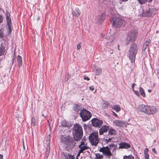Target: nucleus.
<instances>
[{"instance_id":"32","label":"nucleus","mask_w":159,"mask_h":159,"mask_svg":"<svg viewBox=\"0 0 159 159\" xmlns=\"http://www.w3.org/2000/svg\"><path fill=\"white\" fill-rule=\"evenodd\" d=\"M102 72V70L100 67L96 69V75H100Z\"/></svg>"},{"instance_id":"47","label":"nucleus","mask_w":159,"mask_h":159,"mask_svg":"<svg viewBox=\"0 0 159 159\" xmlns=\"http://www.w3.org/2000/svg\"><path fill=\"white\" fill-rule=\"evenodd\" d=\"M83 78L85 80H87L88 81L90 80V79L89 78V77H87L86 76H84Z\"/></svg>"},{"instance_id":"57","label":"nucleus","mask_w":159,"mask_h":159,"mask_svg":"<svg viewBox=\"0 0 159 159\" xmlns=\"http://www.w3.org/2000/svg\"><path fill=\"white\" fill-rule=\"evenodd\" d=\"M120 0L123 2H125L127 1L128 0Z\"/></svg>"},{"instance_id":"62","label":"nucleus","mask_w":159,"mask_h":159,"mask_svg":"<svg viewBox=\"0 0 159 159\" xmlns=\"http://www.w3.org/2000/svg\"><path fill=\"white\" fill-rule=\"evenodd\" d=\"M42 116L43 117H44V115L43 114H42Z\"/></svg>"},{"instance_id":"8","label":"nucleus","mask_w":159,"mask_h":159,"mask_svg":"<svg viewBox=\"0 0 159 159\" xmlns=\"http://www.w3.org/2000/svg\"><path fill=\"white\" fill-rule=\"evenodd\" d=\"M113 124L116 126L119 127H126L128 125V123L123 120H116L113 122Z\"/></svg>"},{"instance_id":"53","label":"nucleus","mask_w":159,"mask_h":159,"mask_svg":"<svg viewBox=\"0 0 159 159\" xmlns=\"http://www.w3.org/2000/svg\"><path fill=\"white\" fill-rule=\"evenodd\" d=\"M15 61V59L14 56H13V57L12 58V60H11V62H12V65L13 64L14 62Z\"/></svg>"},{"instance_id":"22","label":"nucleus","mask_w":159,"mask_h":159,"mask_svg":"<svg viewBox=\"0 0 159 159\" xmlns=\"http://www.w3.org/2000/svg\"><path fill=\"white\" fill-rule=\"evenodd\" d=\"M150 42L151 41L149 39L147 40L143 45L142 50L144 51L148 47Z\"/></svg>"},{"instance_id":"42","label":"nucleus","mask_w":159,"mask_h":159,"mask_svg":"<svg viewBox=\"0 0 159 159\" xmlns=\"http://www.w3.org/2000/svg\"><path fill=\"white\" fill-rule=\"evenodd\" d=\"M3 18L2 16L0 15V24L2 22Z\"/></svg>"},{"instance_id":"63","label":"nucleus","mask_w":159,"mask_h":159,"mask_svg":"<svg viewBox=\"0 0 159 159\" xmlns=\"http://www.w3.org/2000/svg\"><path fill=\"white\" fill-rule=\"evenodd\" d=\"M156 142V140H154L153 141V143H154V142Z\"/></svg>"},{"instance_id":"64","label":"nucleus","mask_w":159,"mask_h":159,"mask_svg":"<svg viewBox=\"0 0 159 159\" xmlns=\"http://www.w3.org/2000/svg\"><path fill=\"white\" fill-rule=\"evenodd\" d=\"M145 159H149V157L147 158H145Z\"/></svg>"},{"instance_id":"5","label":"nucleus","mask_w":159,"mask_h":159,"mask_svg":"<svg viewBox=\"0 0 159 159\" xmlns=\"http://www.w3.org/2000/svg\"><path fill=\"white\" fill-rule=\"evenodd\" d=\"M79 114L83 121H85L89 120L92 116V115L89 111L85 109L81 110Z\"/></svg>"},{"instance_id":"49","label":"nucleus","mask_w":159,"mask_h":159,"mask_svg":"<svg viewBox=\"0 0 159 159\" xmlns=\"http://www.w3.org/2000/svg\"><path fill=\"white\" fill-rule=\"evenodd\" d=\"M89 89L91 91H93L94 90V88L93 86H91L89 87Z\"/></svg>"},{"instance_id":"14","label":"nucleus","mask_w":159,"mask_h":159,"mask_svg":"<svg viewBox=\"0 0 159 159\" xmlns=\"http://www.w3.org/2000/svg\"><path fill=\"white\" fill-rule=\"evenodd\" d=\"M148 114L149 115H152L155 113L157 111V109L156 107L153 106H148Z\"/></svg>"},{"instance_id":"6","label":"nucleus","mask_w":159,"mask_h":159,"mask_svg":"<svg viewBox=\"0 0 159 159\" xmlns=\"http://www.w3.org/2000/svg\"><path fill=\"white\" fill-rule=\"evenodd\" d=\"M99 151L100 152H102V154L106 156V158L110 159L111 156L112 155L109 148L107 146L103 147L101 148Z\"/></svg>"},{"instance_id":"35","label":"nucleus","mask_w":159,"mask_h":159,"mask_svg":"<svg viewBox=\"0 0 159 159\" xmlns=\"http://www.w3.org/2000/svg\"><path fill=\"white\" fill-rule=\"evenodd\" d=\"M134 157L131 155L128 156H125L124 157L123 159H134Z\"/></svg>"},{"instance_id":"31","label":"nucleus","mask_w":159,"mask_h":159,"mask_svg":"<svg viewBox=\"0 0 159 159\" xmlns=\"http://www.w3.org/2000/svg\"><path fill=\"white\" fill-rule=\"evenodd\" d=\"M109 105V103L108 102L104 101L103 103L102 104V107L104 109H106L107 108Z\"/></svg>"},{"instance_id":"41","label":"nucleus","mask_w":159,"mask_h":159,"mask_svg":"<svg viewBox=\"0 0 159 159\" xmlns=\"http://www.w3.org/2000/svg\"><path fill=\"white\" fill-rule=\"evenodd\" d=\"M145 109H144V113H146L147 114H148V105H145Z\"/></svg>"},{"instance_id":"16","label":"nucleus","mask_w":159,"mask_h":159,"mask_svg":"<svg viewBox=\"0 0 159 159\" xmlns=\"http://www.w3.org/2000/svg\"><path fill=\"white\" fill-rule=\"evenodd\" d=\"M70 140H62V142H64L65 143L67 147L71 148L74 145L73 140H72L70 141Z\"/></svg>"},{"instance_id":"48","label":"nucleus","mask_w":159,"mask_h":159,"mask_svg":"<svg viewBox=\"0 0 159 159\" xmlns=\"http://www.w3.org/2000/svg\"><path fill=\"white\" fill-rule=\"evenodd\" d=\"M152 152H153L154 153L156 154H157V152L156 151L155 149V148H153L152 149Z\"/></svg>"},{"instance_id":"3","label":"nucleus","mask_w":159,"mask_h":159,"mask_svg":"<svg viewBox=\"0 0 159 159\" xmlns=\"http://www.w3.org/2000/svg\"><path fill=\"white\" fill-rule=\"evenodd\" d=\"M111 22L114 26L117 28L124 26L125 24V21L120 16L117 17L116 16L112 17L111 20Z\"/></svg>"},{"instance_id":"55","label":"nucleus","mask_w":159,"mask_h":159,"mask_svg":"<svg viewBox=\"0 0 159 159\" xmlns=\"http://www.w3.org/2000/svg\"><path fill=\"white\" fill-rule=\"evenodd\" d=\"M3 156L2 155L0 154V159H3Z\"/></svg>"},{"instance_id":"15","label":"nucleus","mask_w":159,"mask_h":159,"mask_svg":"<svg viewBox=\"0 0 159 159\" xmlns=\"http://www.w3.org/2000/svg\"><path fill=\"white\" fill-rule=\"evenodd\" d=\"M89 139H99L98 132L95 131L92 133L89 136ZM99 139L100 138H99Z\"/></svg>"},{"instance_id":"9","label":"nucleus","mask_w":159,"mask_h":159,"mask_svg":"<svg viewBox=\"0 0 159 159\" xmlns=\"http://www.w3.org/2000/svg\"><path fill=\"white\" fill-rule=\"evenodd\" d=\"M91 121L92 126L94 127H100L102 125V120H99L96 118L93 119Z\"/></svg>"},{"instance_id":"51","label":"nucleus","mask_w":159,"mask_h":159,"mask_svg":"<svg viewBox=\"0 0 159 159\" xmlns=\"http://www.w3.org/2000/svg\"><path fill=\"white\" fill-rule=\"evenodd\" d=\"M135 85H136V84H132V86H131V88H132L133 90H134V86Z\"/></svg>"},{"instance_id":"24","label":"nucleus","mask_w":159,"mask_h":159,"mask_svg":"<svg viewBox=\"0 0 159 159\" xmlns=\"http://www.w3.org/2000/svg\"><path fill=\"white\" fill-rule=\"evenodd\" d=\"M61 139H72V137L69 136L68 134H65L61 136Z\"/></svg>"},{"instance_id":"60","label":"nucleus","mask_w":159,"mask_h":159,"mask_svg":"<svg viewBox=\"0 0 159 159\" xmlns=\"http://www.w3.org/2000/svg\"><path fill=\"white\" fill-rule=\"evenodd\" d=\"M153 0H148L149 2H151Z\"/></svg>"},{"instance_id":"1","label":"nucleus","mask_w":159,"mask_h":159,"mask_svg":"<svg viewBox=\"0 0 159 159\" xmlns=\"http://www.w3.org/2000/svg\"><path fill=\"white\" fill-rule=\"evenodd\" d=\"M73 134L74 139H81L83 135L82 126L80 124H76L73 128Z\"/></svg>"},{"instance_id":"34","label":"nucleus","mask_w":159,"mask_h":159,"mask_svg":"<svg viewBox=\"0 0 159 159\" xmlns=\"http://www.w3.org/2000/svg\"><path fill=\"white\" fill-rule=\"evenodd\" d=\"M31 125L33 126H35L36 125V120L34 117H32L31 119Z\"/></svg>"},{"instance_id":"26","label":"nucleus","mask_w":159,"mask_h":159,"mask_svg":"<svg viewBox=\"0 0 159 159\" xmlns=\"http://www.w3.org/2000/svg\"><path fill=\"white\" fill-rule=\"evenodd\" d=\"M92 145L96 146L99 142V140H89Z\"/></svg>"},{"instance_id":"58","label":"nucleus","mask_w":159,"mask_h":159,"mask_svg":"<svg viewBox=\"0 0 159 159\" xmlns=\"http://www.w3.org/2000/svg\"><path fill=\"white\" fill-rule=\"evenodd\" d=\"M117 49L119 50H120V49L119 48V45L118 44L117 45Z\"/></svg>"},{"instance_id":"46","label":"nucleus","mask_w":159,"mask_h":159,"mask_svg":"<svg viewBox=\"0 0 159 159\" xmlns=\"http://www.w3.org/2000/svg\"><path fill=\"white\" fill-rule=\"evenodd\" d=\"M84 151H82V150H81L80 149L79 150V151L78 152V153L77 154V156H79L80 155V154L81 153H83Z\"/></svg>"},{"instance_id":"54","label":"nucleus","mask_w":159,"mask_h":159,"mask_svg":"<svg viewBox=\"0 0 159 159\" xmlns=\"http://www.w3.org/2000/svg\"><path fill=\"white\" fill-rule=\"evenodd\" d=\"M47 139H50L51 135L50 134H48L47 136Z\"/></svg>"},{"instance_id":"56","label":"nucleus","mask_w":159,"mask_h":159,"mask_svg":"<svg viewBox=\"0 0 159 159\" xmlns=\"http://www.w3.org/2000/svg\"><path fill=\"white\" fill-rule=\"evenodd\" d=\"M24 142V140H23V148H25Z\"/></svg>"},{"instance_id":"37","label":"nucleus","mask_w":159,"mask_h":159,"mask_svg":"<svg viewBox=\"0 0 159 159\" xmlns=\"http://www.w3.org/2000/svg\"><path fill=\"white\" fill-rule=\"evenodd\" d=\"M50 140H47L46 141V144H47V149H50V147L49 146V145H50Z\"/></svg>"},{"instance_id":"29","label":"nucleus","mask_w":159,"mask_h":159,"mask_svg":"<svg viewBox=\"0 0 159 159\" xmlns=\"http://www.w3.org/2000/svg\"><path fill=\"white\" fill-rule=\"evenodd\" d=\"M95 157L94 159H102L103 157V155L99 153H95Z\"/></svg>"},{"instance_id":"40","label":"nucleus","mask_w":159,"mask_h":159,"mask_svg":"<svg viewBox=\"0 0 159 159\" xmlns=\"http://www.w3.org/2000/svg\"><path fill=\"white\" fill-rule=\"evenodd\" d=\"M67 159H75L73 156L71 155L70 154H68L67 155L66 157Z\"/></svg>"},{"instance_id":"44","label":"nucleus","mask_w":159,"mask_h":159,"mask_svg":"<svg viewBox=\"0 0 159 159\" xmlns=\"http://www.w3.org/2000/svg\"><path fill=\"white\" fill-rule=\"evenodd\" d=\"M148 149L147 148H145L144 150V154H148Z\"/></svg>"},{"instance_id":"13","label":"nucleus","mask_w":159,"mask_h":159,"mask_svg":"<svg viewBox=\"0 0 159 159\" xmlns=\"http://www.w3.org/2000/svg\"><path fill=\"white\" fill-rule=\"evenodd\" d=\"M105 17L106 15L104 13H102L100 16H97L96 19L97 22L101 24L105 19Z\"/></svg>"},{"instance_id":"45","label":"nucleus","mask_w":159,"mask_h":159,"mask_svg":"<svg viewBox=\"0 0 159 159\" xmlns=\"http://www.w3.org/2000/svg\"><path fill=\"white\" fill-rule=\"evenodd\" d=\"M133 91L135 94H136L137 96H139V93L138 91L135 90H133Z\"/></svg>"},{"instance_id":"28","label":"nucleus","mask_w":159,"mask_h":159,"mask_svg":"<svg viewBox=\"0 0 159 159\" xmlns=\"http://www.w3.org/2000/svg\"><path fill=\"white\" fill-rule=\"evenodd\" d=\"M1 47L0 48V56L3 55L5 52L4 47L2 46V44H1Z\"/></svg>"},{"instance_id":"11","label":"nucleus","mask_w":159,"mask_h":159,"mask_svg":"<svg viewBox=\"0 0 159 159\" xmlns=\"http://www.w3.org/2000/svg\"><path fill=\"white\" fill-rule=\"evenodd\" d=\"M85 140H82L79 146V148L83 151L89 148L87 146V143L85 142H84V141Z\"/></svg>"},{"instance_id":"59","label":"nucleus","mask_w":159,"mask_h":159,"mask_svg":"<svg viewBox=\"0 0 159 159\" xmlns=\"http://www.w3.org/2000/svg\"><path fill=\"white\" fill-rule=\"evenodd\" d=\"M106 140L107 141V142H110V140H111L108 139V140Z\"/></svg>"},{"instance_id":"61","label":"nucleus","mask_w":159,"mask_h":159,"mask_svg":"<svg viewBox=\"0 0 159 159\" xmlns=\"http://www.w3.org/2000/svg\"><path fill=\"white\" fill-rule=\"evenodd\" d=\"M148 91L149 92H151V90L150 89H149L148 90Z\"/></svg>"},{"instance_id":"43","label":"nucleus","mask_w":159,"mask_h":159,"mask_svg":"<svg viewBox=\"0 0 159 159\" xmlns=\"http://www.w3.org/2000/svg\"><path fill=\"white\" fill-rule=\"evenodd\" d=\"M81 43H80L77 45V50H79L81 48Z\"/></svg>"},{"instance_id":"7","label":"nucleus","mask_w":159,"mask_h":159,"mask_svg":"<svg viewBox=\"0 0 159 159\" xmlns=\"http://www.w3.org/2000/svg\"><path fill=\"white\" fill-rule=\"evenodd\" d=\"M138 35V32L136 30H133L130 31L129 34L126 40L129 41H133L136 39Z\"/></svg>"},{"instance_id":"50","label":"nucleus","mask_w":159,"mask_h":159,"mask_svg":"<svg viewBox=\"0 0 159 159\" xmlns=\"http://www.w3.org/2000/svg\"><path fill=\"white\" fill-rule=\"evenodd\" d=\"M144 157L145 158H147L149 157V155L148 154H144Z\"/></svg>"},{"instance_id":"4","label":"nucleus","mask_w":159,"mask_h":159,"mask_svg":"<svg viewBox=\"0 0 159 159\" xmlns=\"http://www.w3.org/2000/svg\"><path fill=\"white\" fill-rule=\"evenodd\" d=\"M148 6L146 10L143 12V15L145 17H152L156 14V9L149 5H148Z\"/></svg>"},{"instance_id":"12","label":"nucleus","mask_w":159,"mask_h":159,"mask_svg":"<svg viewBox=\"0 0 159 159\" xmlns=\"http://www.w3.org/2000/svg\"><path fill=\"white\" fill-rule=\"evenodd\" d=\"M109 129V127L107 126H103L99 130V134L100 135L103 134L106 136V134L108 130Z\"/></svg>"},{"instance_id":"18","label":"nucleus","mask_w":159,"mask_h":159,"mask_svg":"<svg viewBox=\"0 0 159 159\" xmlns=\"http://www.w3.org/2000/svg\"><path fill=\"white\" fill-rule=\"evenodd\" d=\"M72 13L73 16L78 17L80 16L81 11L79 8H77L72 11Z\"/></svg>"},{"instance_id":"2","label":"nucleus","mask_w":159,"mask_h":159,"mask_svg":"<svg viewBox=\"0 0 159 159\" xmlns=\"http://www.w3.org/2000/svg\"><path fill=\"white\" fill-rule=\"evenodd\" d=\"M137 52V45L135 43L132 44L128 52V57L132 63L134 62L136 55Z\"/></svg>"},{"instance_id":"17","label":"nucleus","mask_w":159,"mask_h":159,"mask_svg":"<svg viewBox=\"0 0 159 159\" xmlns=\"http://www.w3.org/2000/svg\"><path fill=\"white\" fill-rule=\"evenodd\" d=\"M130 148V144L125 142H122L119 144V148L128 149Z\"/></svg>"},{"instance_id":"20","label":"nucleus","mask_w":159,"mask_h":159,"mask_svg":"<svg viewBox=\"0 0 159 159\" xmlns=\"http://www.w3.org/2000/svg\"><path fill=\"white\" fill-rule=\"evenodd\" d=\"M17 61L18 63V65L19 67H21L22 65V57L20 55L17 56Z\"/></svg>"},{"instance_id":"19","label":"nucleus","mask_w":159,"mask_h":159,"mask_svg":"<svg viewBox=\"0 0 159 159\" xmlns=\"http://www.w3.org/2000/svg\"><path fill=\"white\" fill-rule=\"evenodd\" d=\"M145 105L143 104L139 105L137 107V109L141 112H144L145 108Z\"/></svg>"},{"instance_id":"27","label":"nucleus","mask_w":159,"mask_h":159,"mask_svg":"<svg viewBox=\"0 0 159 159\" xmlns=\"http://www.w3.org/2000/svg\"><path fill=\"white\" fill-rule=\"evenodd\" d=\"M61 126L63 127H67L70 126L65 120H62L61 122Z\"/></svg>"},{"instance_id":"25","label":"nucleus","mask_w":159,"mask_h":159,"mask_svg":"<svg viewBox=\"0 0 159 159\" xmlns=\"http://www.w3.org/2000/svg\"><path fill=\"white\" fill-rule=\"evenodd\" d=\"M10 14L9 12L7 11L6 12V17L7 22L11 23V18H10Z\"/></svg>"},{"instance_id":"36","label":"nucleus","mask_w":159,"mask_h":159,"mask_svg":"<svg viewBox=\"0 0 159 159\" xmlns=\"http://www.w3.org/2000/svg\"><path fill=\"white\" fill-rule=\"evenodd\" d=\"M4 30L2 28L0 29V38H2L4 37Z\"/></svg>"},{"instance_id":"38","label":"nucleus","mask_w":159,"mask_h":159,"mask_svg":"<svg viewBox=\"0 0 159 159\" xmlns=\"http://www.w3.org/2000/svg\"><path fill=\"white\" fill-rule=\"evenodd\" d=\"M109 146L110 147H113V150H116V148H117V145H115L114 144H109Z\"/></svg>"},{"instance_id":"30","label":"nucleus","mask_w":159,"mask_h":159,"mask_svg":"<svg viewBox=\"0 0 159 159\" xmlns=\"http://www.w3.org/2000/svg\"><path fill=\"white\" fill-rule=\"evenodd\" d=\"M139 91L141 95L143 97H145L146 95L144 90L143 88L140 86L139 87Z\"/></svg>"},{"instance_id":"21","label":"nucleus","mask_w":159,"mask_h":159,"mask_svg":"<svg viewBox=\"0 0 159 159\" xmlns=\"http://www.w3.org/2000/svg\"><path fill=\"white\" fill-rule=\"evenodd\" d=\"M80 106L78 104H75L74 105L73 110L77 113H78L79 111L81 110Z\"/></svg>"},{"instance_id":"23","label":"nucleus","mask_w":159,"mask_h":159,"mask_svg":"<svg viewBox=\"0 0 159 159\" xmlns=\"http://www.w3.org/2000/svg\"><path fill=\"white\" fill-rule=\"evenodd\" d=\"M7 26L8 27V34L9 35L11 34V22L9 23L7 22Z\"/></svg>"},{"instance_id":"39","label":"nucleus","mask_w":159,"mask_h":159,"mask_svg":"<svg viewBox=\"0 0 159 159\" xmlns=\"http://www.w3.org/2000/svg\"><path fill=\"white\" fill-rule=\"evenodd\" d=\"M139 3L143 4L145 3L148 0H137Z\"/></svg>"},{"instance_id":"52","label":"nucleus","mask_w":159,"mask_h":159,"mask_svg":"<svg viewBox=\"0 0 159 159\" xmlns=\"http://www.w3.org/2000/svg\"><path fill=\"white\" fill-rule=\"evenodd\" d=\"M112 114H113V115L114 116H116V117H118V116L116 114V113H115V112H114V111H112Z\"/></svg>"},{"instance_id":"10","label":"nucleus","mask_w":159,"mask_h":159,"mask_svg":"<svg viewBox=\"0 0 159 159\" xmlns=\"http://www.w3.org/2000/svg\"><path fill=\"white\" fill-rule=\"evenodd\" d=\"M108 130V135H106L107 137H104L103 138V139H112L114 138L111 137V136L114 135H115L116 134V131L112 128L111 127L110 128H109Z\"/></svg>"},{"instance_id":"33","label":"nucleus","mask_w":159,"mask_h":159,"mask_svg":"<svg viewBox=\"0 0 159 159\" xmlns=\"http://www.w3.org/2000/svg\"><path fill=\"white\" fill-rule=\"evenodd\" d=\"M112 108L115 110L116 112L119 111L120 110V107L117 105H114Z\"/></svg>"}]
</instances>
